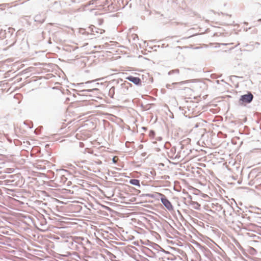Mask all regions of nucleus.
<instances>
[{
	"instance_id": "bb28decb",
	"label": "nucleus",
	"mask_w": 261,
	"mask_h": 261,
	"mask_svg": "<svg viewBox=\"0 0 261 261\" xmlns=\"http://www.w3.org/2000/svg\"><path fill=\"white\" fill-rule=\"evenodd\" d=\"M193 36V35H191V36H190L189 37H184V38H182V39H187V38H189L190 37H192Z\"/></svg>"
},
{
	"instance_id": "39448f33",
	"label": "nucleus",
	"mask_w": 261,
	"mask_h": 261,
	"mask_svg": "<svg viewBox=\"0 0 261 261\" xmlns=\"http://www.w3.org/2000/svg\"><path fill=\"white\" fill-rule=\"evenodd\" d=\"M225 167L228 170H230L233 174L238 175L239 174H240L242 170L243 167H241L239 166V164H231V166H229L228 165L225 164Z\"/></svg>"
},
{
	"instance_id": "4be33fe9",
	"label": "nucleus",
	"mask_w": 261,
	"mask_h": 261,
	"mask_svg": "<svg viewBox=\"0 0 261 261\" xmlns=\"http://www.w3.org/2000/svg\"><path fill=\"white\" fill-rule=\"evenodd\" d=\"M182 90H184L188 92L192 91V89L190 88H188V87H184V88L182 89Z\"/></svg>"
},
{
	"instance_id": "423d86ee",
	"label": "nucleus",
	"mask_w": 261,
	"mask_h": 261,
	"mask_svg": "<svg viewBox=\"0 0 261 261\" xmlns=\"http://www.w3.org/2000/svg\"><path fill=\"white\" fill-rule=\"evenodd\" d=\"M125 79L127 81L133 83L136 86H140L142 85V80L139 77L134 76L133 75H128Z\"/></svg>"
},
{
	"instance_id": "20e7f679",
	"label": "nucleus",
	"mask_w": 261,
	"mask_h": 261,
	"mask_svg": "<svg viewBox=\"0 0 261 261\" xmlns=\"http://www.w3.org/2000/svg\"><path fill=\"white\" fill-rule=\"evenodd\" d=\"M192 70H193L191 68L181 67L180 69H175L169 71L168 72V74L169 75H171L173 74H179L181 73L182 76L187 77V76L189 74V72Z\"/></svg>"
},
{
	"instance_id": "f704fd0d",
	"label": "nucleus",
	"mask_w": 261,
	"mask_h": 261,
	"mask_svg": "<svg viewBox=\"0 0 261 261\" xmlns=\"http://www.w3.org/2000/svg\"><path fill=\"white\" fill-rule=\"evenodd\" d=\"M187 162H188L187 161H185L183 163L185 164V163H187Z\"/></svg>"
},
{
	"instance_id": "a878e982",
	"label": "nucleus",
	"mask_w": 261,
	"mask_h": 261,
	"mask_svg": "<svg viewBox=\"0 0 261 261\" xmlns=\"http://www.w3.org/2000/svg\"><path fill=\"white\" fill-rule=\"evenodd\" d=\"M166 160L169 162V163L170 164H171V163H175V162H171L168 159H166ZM177 163H179L178 162Z\"/></svg>"
},
{
	"instance_id": "c9c22d12",
	"label": "nucleus",
	"mask_w": 261,
	"mask_h": 261,
	"mask_svg": "<svg viewBox=\"0 0 261 261\" xmlns=\"http://www.w3.org/2000/svg\"><path fill=\"white\" fill-rule=\"evenodd\" d=\"M177 43H179V42H180V41H179V40H178V41H177Z\"/></svg>"
},
{
	"instance_id": "ea45409f",
	"label": "nucleus",
	"mask_w": 261,
	"mask_h": 261,
	"mask_svg": "<svg viewBox=\"0 0 261 261\" xmlns=\"http://www.w3.org/2000/svg\"><path fill=\"white\" fill-rule=\"evenodd\" d=\"M47 146H48V144H46L45 147H47Z\"/></svg>"
},
{
	"instance_id": "393cba45",
	"label": "nucleus",
	"mask_w": 261,
	"mask_h": 261,
	"mask_svg": "<svg viewBox=\"0 0 261 261\" xmlns=\"http://www.w3.org/2000/svg\"><path fill=\"white\" fill-rule=\"evenodd\" d=\"M142 129H143L144 130L146 131V130H147V128L146 127L143 126V127H142Z\"/></svg>"
},
{
	"instance_id": "0eeeda50",
	"label": "nucleus",
	"mask_w": 261,
	"mask_h": 261,
	"mask_svg": "<svg viewBox=\"0 0 261 261\" xmlns=\"http://www.w3.org/2000/svg\"><path fill=\"white\" fill-rule=\"evenodd\" d=\"M161 201L163 204L166 207V208L169 211H172L173 210V207L171 204V203L169 201V200L165 197V195H162V197L161 198Z\"/></svg>"
},
{
	"instance_id": "f3484780",
	"label": "nucleus",
	"mask_w": 261,
	"mask_h": 261,
	"mask_svg": "<svg viewBox=\"0 0 261 261\" xmlns=\"http://www.w3.org/2000/svg\"><path fill=\"white\" fill-rule=\"evenodd\" d=\"M190 82V80H186V81H181V82H176V83H172V85H184L185 84H186V83H188Z\"/></svg>"
},
{
	"instance_id": "2f4dec72",
	"label": "nucleus",
	"mask_w": 261,
	"mask_h": 261,
	"mask_svg": "<svg viewBox=\"0 0 261 261\" xmlns=\"http://www.w3.org/2000/svg\"><path fill=\"white\" fill-rule=\"evenodd\" d=\"M199 165H201V166H203L204 167H205V164H199Z\"/></svg>"
},
{
	"instance_id": "f257e3e1",
	"label": "nucleus",
	"mask_w": 261,
	"mask_h": 261,
	"mask_svg": "<svg viewBox=\"0 0 261 261\" xmlns=\"http://www.w3.org/2000/svg\"><path fill=\"white\" fill-rule=\"evenodd\" d=\"M17 33H15V30L12 28H8L6 29H0V39H5L4 45H8L9 47L14 46L17 41Z\"/></svg>"
},
{
	"instance_id": "c85d7f7f",
	"label": "nucleus",
	"mask_w": 261,
	"mask_h": 261,
	"mask_svg": "<svg viewBox=\"0 0 261 261\" xmlns=\"http://www.w3.org/2000/svg\"><path fill=\"white\" fill-rule=\"evenodd\" d=\"M112 162L113 163H116V161H115L114 158L112 159Z\"/></svg>"
},
{
	"instance_id": "7ed1b4c3",
	"label": "nucleus",
	"mask_w": 261,
	"mask_h": 261,
	"mask_svg": "<svg viewBox=\"0 0 261 261\" xmlns=\"http://www.w3.org/2000/svg\"><path fill=\"white\" fill-rule=\"evenodd\" d=\"M254 98L253 95L250 91H247L246 94L241 95L239 104L241 106H246V105L250 103Z\"/></svg>"
},
{
	"instance_id": "412c9836",
	"label": "nucleus",
	"mask_w": 261,
	"mask_h": 261,
	"mask_svg": "<svg viewBox=\"0 0 261 261\" xmlns=\"http://www.w3.org/2000/svg\"><path fill=\"white\" fill-rule=\"evenodd\" d=\"M254 6L256 8H260L261 7V4L259 3H255L254 4Z\"/></svg>"
},
{
	"instance_id": "aec40b11",
	"label": "nucleus",
	"mask_w": 261,
	"mask_h": 261,
	"mask_svg": "<svg viewBox=\"0 0 261 261\" xmlns=\"http://www.w3.org/2000/svg\"><path fill=\"white\" fill-rule=\"evenodd\" d=\"M82 90H76V91L77 92V94L79 95H84V93L85 92H80Z\"/></svg>"
},
{
	"instance_id": "ddd939ff",
	"label": "nucleus",
	"mask_w": 261,
	"mask_h": 261,
	"mask_svg": "<svg viewBox=\"0 0 261 261\" xmlns=\"http://www.w3.org/2000/svg\"><path fill=\"white\" fill-rule=\"evenodd\" d=\"M107 88H109L108 95L112 98H114L115 90V88L112 86H108Z\"/></svg>"
},
{
	"instance_id": "6ab92c4d",
	"label": "nucleus",
	"mask_w": 261,
	"mask_h": 261,
	"mask_svg": "<svg viewBox=\"0 0 261 261\" xmlns=\"http://www.w3.org/2000/svg\"><path fill=\"white\" fill-rule=\"evenodd\" d=\"M155 135V131L153 130H150L149 131V136L150 138H153Z\"/></svg>"
},
{
	"instance_id": "cd10ccee",
	"label": "nucleus",
	"mask_w": 261,
	"mask_h": 261,
	"mask_svg": "<svg viewBox=\"0 0 261 261\" xmlns=\"http://www.w3.org/2000/svg\"><path fill=\"white\" fill-rule=\"evenodd\" d=\"M95 164H97V163H102L101 161H95Z\"/></svg>"
},
{
	"instance_id": "6e6552de",
	"label": "nucleus",
	"mask_w": 261,
	"mask_h": 261,
	"mask_svg": "<svg viewBox=\"0 0 261 261\" xmlns=\"http://www.w3.org/2000/svg\"><path fill=\"white\" fill-rule=\"evenodd\" d=\"M73 240L75 243L83 245H86L87 244L90 243V242L87 239H85L82 237H74Z\"/></svg>"
},
{
	"instance_id": "b1692460",
	"label": "nucleus",
	"mask_w": 261,
	"mask_h": 261,
	"mask_svg": "<svg viewBox=\"0 0 261 261\" xmlns=\"http://www.w3.org/2000/svg\"><path fill=\"white\" fill-rule=\"evenodd\" d=\"M166 87L168 89H171V85L170 84H167Z\"/></svg>"
},
{
	"instance_id": "473e14b6",
	"label": "nucleus",
	"mask_w": 261,
	"mask_h": 261,
	"mask_svg": "<svg viewBox=\"0 0 261 261\" xmlns=\"http://www.w3.org/2000/svg\"><path fill=\"white\" fill-rule=\"evenodd\" d=\"M130 163L133 164V163H136L134 161H132Z\"/></svg>"
},
{
	"instance_id": "5701e85b",
	"label": "nucleus",
	"mask_w": 261,
	"mask_h": 261,
	"mask_svg": "<svg viewBox=\"0 0 261 261\" xmlns=\"http://www.w3.org/2000/svg\"><path fill=\"white\" fill-rule=\"evenodd\" d=\"M85 163V161L84 160H81L80 162V161H77V162H74V164H76V163Z\"/></svg>"
},
{
	"instance_id": "f03ea898",
	"label": "nucleus",
	"mask_w": 261,
	"mask_h": 261,
	"mask_svg": "<svg viewBox=\"0 0 261 261\" xmlns=\"http://www.w3.org/2000/svg\"><path fill=\"white\" fill-rule=\"evenodd\" d=\"M101 79L95 80L92 81H89L85 83H77L76 84H74L73 85L75 86L78 87H83L85 85H89V86H87L90 89H82L80 92H91L94 91L98 90V89L97 88L98 86H102L104 85V83H96L97 81L100 80Z\"/></svg>"
},
{
	"instance_id": "9d476101",
	"label": "nucleus",
	"mask_w": 261,
	"mask_h": 261,
	"mask_svg": "<svg viewBox=\"0 0 261 261\" xmlns=\"http://www.w3.org/2000/svg\"><path fill=\"white\" fill-rule=\"evenodd\" d=\"M89 28L90 30V31L92 33V34L93 35H95V34H94V33H96L97 34H101L102 33H103L105 32V31L103 30L98 29V28L94 27V25H91L89 27Z\"/></svg>"
},
{
	"instance_id": "dca6fc26",
	"label": "nucleus",
	"mask_w": 261,
	"mask_h": 261,
	"mask_svg": "<svg viewBox=\"0 0 261 261\" xmlns=\"http://www.w3.org/2000/svg\"><path fill=\"white\" fill-rule=\"evenodd\" d=\"M190 141H191V139L189 138H187V139H185V140H183L182 141H181V142H180L179 143V145H180L181 149L183 148L185 144L189 143Z\"/></svg>"
},
{
	"instance_id": "f8f14e48",
	"label": "nucleus",
	"mask_w": 261,
	"mask_h": 261,
	"mask_svg": "<svg viewBox=\"0 0 261 261\" xmlns=\"http://www.w3.org/2000/svg\"><path fill=\"white\" fill-rule=\"evenodd\" d=\"M124 82L122 80V82H121L119 85V86H118V89H117V91H119L121 93H126V90L125 88V86H124Z\"/></svg>"
},
{
	"instance_id": "72a5a7b5",
	"label": "nucleus",
	"mask_w": 261,
	"mask_h": 261,
	"mask_svg": "<svg viewBox=\"0 0 261 261\" xmlns=\"http://www.w3.org/2000/svg\"><path fill=\"white\" fill-rule=\"evenodd\" d=\"M46 163L49 164V163H50L49 161H46Z\"/></svg>"
},
{
	"instance_id": "58836bf2",
	"label": "nucleus",
	"mask_w": 261,
	"mask_h": 261,
	"mask_svg": "<svg viewBox=\"0 0 261 261\" xmlns=\"http://www.w3.org/2000/svg\"><path fill=\"white\" fill-rule=\"evenodd\" d=\"M217 83L219 84V81H217Z\"/></svg>"
},
{
	"instance_id": "4c0bfd02",
	"label": "nucleus",
	"mask_w": 261,
	"mask_h": 261,
	"mask_svg": "<svg viewBox=\"0 0 261 261\" xmlns=\"http://www.w3.org/2000/svg\"><path fill=\"white\" fill-rule=\"evenodd\" d=\"M98 36H95L94 38H96V37H98Z\"/></svg>"
},
{
	"instance_id": "e433bc0d",
	"label": "nucleus",
	"mask_w": 261,
	"mask_h": 261,
	"mask_svg": "<svg viewBox=\"0 0 261 261\" xmlns=\"http://www.w3.org/2000/svg\"><path fill=\"white\" fill-rule=\"evenodd\" d=\"M1 163L4 164V163H5L4 162H1Z\"/></svg>"
},
{
	"instance_id": "a211bd4d",
	"label": "nucleus",
	"mask_w": 261,
	"mask_h": 261,
	"mask_svg": "<svg viewBox=\"0 0 261 261\" xmlns=\"http://www.w3.org/2000/svg\"><path fill=\"white\" fill-rule=\"evenodd\" d=\"M124 86H125V88H126V92H127L128 89L129 87L132 86V84L127 81H124Z\"/></svg>"
},
{
	"instance_id": "9b49d317",
	"label": "nucleus",
	"mask_w": 261,
	"mask_h": 261,
	"mask_svg": "<svg viewBox=\"0 0 261 261\" xmlns=\"http://www.w3.org/2000/svg\"><path fill=\"white\" fill-rule=\"evenodd\" d=\"M45 19L44 15L42 16L41 14H37L34 17V21L39 24L43 23Z\"/></svg>"
},
{
	"instance_id": "2eb2a0df",
	"label": "nucleus",
	"mask_w": 261,
	"mask_h": 261,
	"mask_svg": "<svg viewBox=\"0 0 261 261\" xmlns=\"http://www.w3.org/2000/svg\"><path fill=\"white\" fill-rule=\"evenodd\" d=\"M35 168L40 171H44L45 170V167L43 164H35Z\"/></svg>"
},
{
	"instance_id": "c756f323",
	"label": "nucleus",
	"mask_w": 261,
	"mask_h": 261,
	"mask_svg": "<svg viewBox=\"0 0 261 261\" xmlns=\"http://www.w3.org/2000/svg\"><path fill=\"white\" fill-rule=\"evenodd\" d=\"M234 22V21H233L232 22H230L229 23H228V24H230V25H231L232 24V23Z\"/></svg>"
},
{
	"instance_id": "1a4fd4ad",
	"label": "nucleus",
	"mask_w": 261,
	"mask_h": 261,
	"mask_svg": "<svg viewBox=\"0 0 261 261\" xmlns=\"http://www.w3.org/2000/svg\"><path fill=\"white\" fill-rule=\"evenodd\" d=\"M121 82H122V79H114L111 80L107 84L106 87H108V86H112L113 87H114L115 89L116 88L117 90L119 88L118 86H119V85Z\"/></svg>"
},
{
	"instance_id": "4468645a",
	"label": "nucleus",
	"mask_w": 261,
	"mask_h": 261,
	"mask_svg": "<svg viewBox=\"0 0 261 261\" xmlns=\"http://www.w3.org/2000/svg\"><path fill=\"white\" fill-rule=\"evenodd\" d=\"M129 183L133 185L140 187V181L138 179H132L129 180Z\"/></svg>"
},
{
	"instance_id": "7c9ffc66",
	"label": "nucleus",
	"mask_w": 261,
	"mask_h": 261,
	"mask_svg": "<svg viewBox=\"0 0 261 261\" xmlns=\"http://www.w3.org/2000/svg\"><path fill=\"white\" fill-rule=\"evenodd\" d=\"M176 47H177V48H180V49H181V48H182V47H180V46H177Z\"/></svg>"
}]
</instances>
